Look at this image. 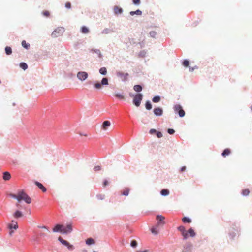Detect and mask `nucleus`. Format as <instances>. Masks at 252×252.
Listing matches in <instances>:
<instances>
[{
    "label": "nucleus",
    "mask_w": 252,
    "mask_h": 252,
    "mask_svg": "<svg viewBox=\"0 0 252 252\" xmlns=\"http://www.w3.org/2000/svg\"><path fill=\"white\" fill-rule=\"evenodd\" d=\"M21 200L24 201L27 204L31 203V198L23 190H20L18 192V201Z\"/></svg>",
    "instance_id": "1"
},
{
    "label": "nucleus",
    "mask_w": 252,
    "mask_h": 252,
    "mask_svg": "<svg viewBox=\"0 0 252 252\" xmlns=\"http://www.w3.org/2000/svg\"><path fill=\"white\" fill-rule=\"evenodd\" d=\"M64 32L65 30L63 27H59L53 31L51 35L53 37H57L62 35Z\"/></svg>",
    "instance_id": "2"
},
{
    "label": "nucleus",
    "mask_w": 252,
    "mask_h": 252,
    "mask_svg": "<svg viewBox=\"0 0 252 252\" xmlns=\"http://www.w3.org/2000/svg\"><path fill=\"white\" fill-rule=\"evenodd\" d=\"M143 98V95L141 93L136 94L133 97V103L136 107L140 106Z\"/></svg>",
    "instance_id": "3"
},
{
    "label": "nucleus",
    "mask_w": 252,
    "mask_h": 252,
    "mask_svg": "<svg viewBox=\"0 0 252 252\" xmlns=\"http://www.w3.org/2000/svg\"><path fill=\"white\" fill-rule=\"evenodd\" d=\"M174 110L175 113L178 114L180 117H183L185 115V111L183 109L182 107L180 104H176L174 107Z\"/></svg>",
    "instance_id": "4"
},
{
    "label": "nucleus",
    "mask_w": 252,
    "mask_h": 252,
    "mask_svg": "<svg viewBox=\"0 0 252 252\" xmlns=\"http://www.w3.org/2000/svg\"><path fill=\"white\" fill-rule=\"evenodd\" d=\"M8 228L10 230V235H12L14 232L12 229L16 230L18 228L17 222L14 220H12L11 223L8 224Z\"/></svg>",
    "instance_id": "5"
},
{
    "label": "nucleus",
    "mask_w": 252,
    "mask_h": 252,
    "mask_svg": "<svg viewBox=\"0 0 252 252\" xmlns=\"http://www.w3.org/2000/svg\"><path fill=\"white\" fill-rule=\"evenodd\" d=\"M88 77V73L85 71H79L77 74V78L81 81H85Z\"/></svg>",
    "instance_id": "6"
},
{
    "label": "nucleus",
    "mask_w": 252,
    "mask_h": 252,
    "mask_svg": "<svg viewBox=\"0 0 252 252\" xmlns=\"http://www.w3.org/2000/svg\"><path fill=\"white\" fill-rule=\"evenodd\" d=\"M63 225L61 224H57L53 228V231L54 232H60L62 234H63Z\"/></svg>",
    "instance_id": "7"
},
{
    "label": "nucleus",
    "mask_w": 252,
    "mask_h": 252,
    "mask_svg": "<svg viewBox=\"0 0 252 252\" xmlns=\"http://www.w3.org/2000/svg\"><path fill=\"white\" fill-rule=\"evenodd\" d=\"M178 230L182 233V234L183 236V239L184 240H186L188 238V233H187V231H186L185 228L184 226H183V225L179 226L178 227Z\"/></svg>",
    "instance_id": "8"
},
{
    "label": "nucleus",
    "mask_w": 252,
    "mask_h": 252,
    "mask_svg": "<svg viewBox=\"0 0 252 252\" xmlns=\"http://www.w3.org/2000/svg\"><path fill=\"white\" fill-rule=\"evenodd\" d=\"M63 234L70 233L72 231V227L71 223L67 224L66 226L63 225Z\"/></svg>",
    "instance_id": "9"
},
{
    "label": "nucleus",
    "mask_w": 252,
    "mask_h": 252,
    "mask_svg": "<svg viewBox=\"0 0 252 252\" xmlns=\"http://www.w3.org/2000/svg\"><path fill=\"white\" fill-rule=\"evenodd\" d=\"M153 112L156 116H161L163 114V109L160 107H157L154 109Z\"/></svg>",
    "instance_id": "10"
},
{
    "label": "nucleus",
    "mask_w": 252,
    "mask_h": 252,
    "mask_svg": "<svg viewBox=\"0 0 252 252\" xmlns=\"http://www.w3.org/2000/svg\"><path fill=\"white\" fill-rule=\"evenodd\" d=\"M117 75L118 77L123 78V81H126L127 80V77L129 75V74L128 73H124L122 72H117Z\"/></svg>",
    "instance_id": "11"
},
{
    "label": "nucleus",
    "mask_w": 252,
    "mask_h": 252,
    "mask_svg": "<svg viewBox=\"0 0 252 252\" xmlns=\"http://www.w3.org/2000/svg\"><path fill=\"white\" fill-rule=\"evenodd\" d=\"M192 245L190 243H187L184 246L182 252H191Z\"/></svg>",
    "instance_id": "12"
},
{
    "label": "nucleus",
    "mask_w": 252,
    "mask_h": 252,
    "mask_svg": "<svg viewBox=\"0 0 252 252\" xmlns=\"http://www.w3.org/2000/svg\"><path fill=\"white\" fill-rule=\"evenodd\" d=\"M23 214L22 211L17 210L13 213V216L15 219H18L23 216Z\"/></svg>",
    "instance_id": "13"
},
{
    "label": "nucleus",
    "mask_w": 252,
    "mask_h": 252,
    "mask_svg": "<svg viewBox=\"0 0 252 252\" xmlns=\"http://www.w3.org/2000/svg\"><path fill=\"white\" fill-rule=\"evenodd\" d=\"M114 31L113 29L105 28L101 32L102 34H108L113 32Z\"/></svg>",
    "instance_id": "14"
},
{
    "label": "nucleus",
    "mask_w": 252,
    "mask_h": 252,
    "mask_svg": "<svg viewBox=\"0 0 252 252\" xmlns=\"http://www.w3.org/2000/svg\"><path fill=\"white\" fill-rule=\"evenodd\" d=\"M123 9L118 6H115L114 7V13L115 15L122 14L123 13Z\"/></svg>",
    "instance_id": "15"
},
{
    "label": "nucleus",
    "mask_w": 252,
    "mask_h": 252,
    "mask_svg": "<svg viewBox=\"0 0 252 252\" xmlns=\"http://www.w3.org/2000/svg\"><path fill=\"white\" fill-rule=\"evenodd\" d=\"M35 184L44 192L47 191L46 188L40 182L35 181Z\"/></svg>",
    "instance_id": "16"
},
{
    "label": "nucleus",
    "mask_w": 252,
    "mask_h": 252,
    "mask_svg": "<svg viewBox=\"0 0 252 252\" xmlns=\"http://www.w3.org/2000/svg\"><path fill=\"white\" fill-rule=\"evenodd\" d=\"M156 219L158 221V224L164 223V222H163V220L165 219V218L163 216L158 215L156 216Z\"/></svg>",
    "instance_id": "17"
},
{
    "label": "nucleus",
    "mask_w": 252,
    "mask_h": 252,
    "mask_svg": "<svg viewBox=\"0 0 252 252\" xmlns=\"http://www.w3.org/2000/svg\"><path fill=\"white\" fill-rule=\"evenodd\" d=\"M3 179L5 181H8L11 178V175L9 172H4L3 173V176H2Z\"/></svg>",
    "instance_id": "18"
},
{
    "label": "nucleus",
    "mask_w": 252,
    "mask_h": 252,
    "mask_svg": "<svg viewBox=\"0 0 252 252\" xmlns=\"http://www.w3.org/2000/svg\"><path fill=\"white\" fill-rule=\"evenodd\" d=\"M111 125L110 121L106 120L104 121L102 125V128L104 130H106L108 127H109Z\"/></svg>",
    "instance_id": "19"
},
{
    "label": "nucleus",
    "mask_w": 252,
    "mask_h": 252,
    "mask_svg": "<svg viewBox=\"0 0 252 252\" xmlns=\"http://www.w3.org/2000/svg\"><path fill=\"white\" fill-rule=\"evenodd\" d=\"M90 52H91L92 53H95L96 54H97L98 55V57L99 58H102V55L101 53V51L99 49H92L91 50H90Z\"/></svg>",
    "instance_id": "20"
},
{
    "label": "nucleus",
    "mask_w": 252,
    "mask_h": 252,
    "mask_svg": "<svg viewBox=\"0 0 252 252\" xmlns=\"http://www.w3.org/2000/svg\"><path fill=\"white\" fill-rule=\"evenodd\" d=\"M86 244L88 245H92L95 244V241L92 238H89L86 240Z\"/></svg>",
    "instance_id": "21"
},
{
    "label": "nucleus",
    "mask_w": 252,
    "mask_h": 252,
    "mask_svg": "<svg viewBox=\"0 0 252 252\" xmlns=\"http://www.w3.org/2000/svg\"><path fill=\"white\" fill-rule=\"evenodd\" d=\"M142 89L143 87L141 85H135L133 87L134 90L138 93L142 91Z\"/></svg>",
    "instance_id": "22"
},
{
    "label": "nucleus",
    "mask_w": 252,
    "mask_h": 252,
    "mask_svg": "<svg viewBox=\"0 0 252 252\" xmlns=\"http://www.w3.org/2000/svg\"><path fill=\"white\" fill-rule=\"evenodd\" d=\"M81 32L82 33L87 34L89 32V30L87 27L83 26L81 28Z\"/></svg>",
    "instance_id": "23"
},
{
    "label": "nucleus",
    "mask_w": 252,
    "mask_h": 252,
    "mask_svg": "<svg viewBox=\"0 0 252 252\" xmlns=\"http://www.w3.org/2000/svg\"><path fill=\"white\" fill-rule=\"evenodd\" d=\"M187 232L188 234H189V236L191 237H193L196 235V233L192 228H190Z\"/></svg>",
    "instance_id": "24"
},
{
    "label": "nucleus",
    "mask_w": 252,
    "mask_h": 252,
    "mask_svg": "<svg viewBox=\"0 0 252 252\" xmlns=\"http://www.w3.org/2000/svg\"><path fill=\"white\" fill-rule=\"evenodd\" d=\"M142 11L139 9H137L135 11H130L129 12L130 15L131 16H133L135 14L137 15H141L142 14Z\"/></svg>",
    "instance_id": "25"
},
{
    "label": "nucleus",
    "mask_w": 252,
    "mask_h": 252,
    "mask_svg": "<svg viewBox=\"0 0 252 252\" xmlns=\"http://www.w3.org/2000/svg\"><path fill=\"white\" fill-rule=\"evenodd\" d=\"M145 108L148 110H150L152 108V105L149 100H147L146 102Z\"/></svg>",
    "instance_id": "26"
},
{
    "label": "nucleus",
    "mask_w": 252,
    "mask_h": 252,
    "mask_svg": "<svg viewBox=\"0 0 252 252\" xmlns=\"http://www.w3.org/2000/svg\"><path fill=\"white\" fill-rule=\"evenodd\" d=\"M58 240L63 245L66 246L67 245H68V242L63 239L62 237L59 236L58 237Z\"/></svg>",
    "instance_id": "27"
},
{
    "label": "nucleus",
    "mask_w": 252,
    "mask_h": 252,
    "mask_svg": "<svg viewBox=\"0 0 252 252\" xmlns=\"http://www.w3.org/2000/svg\"><path fill=\"white\" fill-rule=\"evenodd\" d=\"M162 196H167L169 194V191L168 189H163L160 191Z\"/></svg>",
    "instance_id": "28"
},
{
    "label": "nucleus",
    "mask_w": 252,
    "mask_h": 252,
    "mask_svg": "<svg viewBox=\"0 0 252 252\" xmlns=\"http://www.w3.org/2000/svg\"><path fill=\"white\" fill-rule=\"evenodd\" d=\"M5 52L6 55H10L12 54V50L10 47L6 46L5 48Z\"/></svg>",
    "instance_id": "29"
},
{
    "label": "nucleus",
    "mask_w": 252,
    "mask_h": 252,
    "mask_svg": "<svg viewBox=\"0 0 252 252\" xmlns=\"http://www.w3.org/2000/svg\"><path fill=\"white\" fill-rule=\"evenodd\" d=\"M21 44H22V46H23V47H24V48H25L26 49H29L30 47V44L28 43H27L25 40H23L22 41Z\"/></svg>",
    "instance_id": "30"
},
{
    "label": "nucleus",
    "mask_w": 252,
    "mask_h": 252,
    "mask_svg": "<svg viewBox=\"0 0 252 252\" xmlns=\"http://www.w3.org/2000/svg\"><path fill=\"white\" fill-rule=\"evenodd\" d=\"M230 150L229 149H225L223 150V151L222 152V154H221V155L223 156V157H225L226 156H228L230 154Z\"/></svg>",
    "instance_id": "31"
},
{
    "label": "nucleus",
    "mask_w": 252,
    "mask_h": 252,
    "mask_svg": "<svg viewBox=\"0 0 252 252\" xmlns=\"http://www.w3.org/2000/svg\"><path fill=\"white\" fill-rule=\"evenodd\" d=\"M161 100V98L158 95L155 96L152 98V101L154 103L159 102Z\"/></svg>",
    "instance_id": "32"
},
{
    "label": "nucleus",
    "mask_w": 252,
    "mask_h": 252,
    "mask_svg": "<svg viewBox=\"0 0 252 252\" xmlns=\"http://www.w3.org/2000/svg\"><path fill=\"white\" fill-rule=\"evenodd\" d=\"M99 72L101 75H105L107 73V69L105 67H103L99 69Z\"/></svg>",
    "instance_id": "33"
},
{
    "label": "nucleus",
    "mask_w": 252,
    "mask_h": 252,
    "mask_svg": "<svg viewBox=\"0 0 252 252\" xmlns=\"http://www.w3.org/2000/svg\"><path fill=\"white\" fill-rule=\"evenodd\" d=\"M182 221L184 223H189L191 222V220L187 217H184L182 219Z\"/></svg>",
    "instance_id": "34"
},
{
    "label": "nucleus",
    "mask_w": 252,
    "mask_h": 252,
    "mask_svg": "<svg viewBox=\"0 0 252 252\" xmlns=\"http://www.w3.org/2000/svg\"><path fill=\"white\" fill-rule=\"evenodd\" d=\"M19 66L22 69H23L24 70H25L26 69H27L28 68L27 64L24 62L20 63Z\"/></svg>",
    "instance_id": "35"
},
{
    "label": "nucleus",
    "mask_w": 252,
    "mask_h": 252,
    "mask_svg": "<svg viewBox=\"0 0 252 252\" xmlns=\"http://www.w3.org/2000/svg\"><path fill=\"white\" fill-rule=\"evenodd\" d=\"M129 192V189L128 188H126L125 190L121 192V194L124 196H128Z\"/></svg>",
    "instance_id": "36"
},
{
    "label": "nucleus",
    "mask_w": 252,
    "mask_h": 252,
    "mask_svg": "<svg viewBox=\"0 0 252 252\" xmlns=\"http://www.w3.org/2000/svg\"><path fill=\"white\" fill-rule=\"evenodd\" d=\"M101 83L102 85H108V80L106 77H104L102 79Z\"/></svg>",
    "instance_id": "37"
},
{
    "label": "nucleus",
    "mask_w": 252,
    "mask_h": 252,
    "mask_svg": "<svg viewBox=\"0 0 252 252\" xmlns=\"http://www.w3.org/2000/svg\"><path fill=\"white\" fill-rule=\"evenodd\" d=\"M102 85L101 84V83H99L98 82H96L94 83V87L96 89H100L101 88V86Z\"/></svg>",
    "instance_id": "38"
},
{
    "label": "nucleus",
    "mask_w": 252,
    "mask_h": 252,
    "mask_svg": "<svg viewBox=\"0 0 252 252\" xmlns=\"http://www.w3.org/2000/svg\"><path fill=\"white\" fill-rule=\"evenodd\" d=\"M250 193V191L249 190V189H243L242 191V194L243 196H247L249 195Z\"/></svg>",
    "instance_id": "39"
},
{
    "label": "nucleus",
    "mask_w": 252,
    "mask_h": 252,
    "mask_svg": "<svg viewBox=\"0 0 252 252\" xmlns=\"http://www.w3.org/2000/svg\"><path fill=\"white\" fill-rule=\"evenodd\" d=\"M137 246V242L136 240H133L130 243V246L132 248H136Z\"/></svg>",
    "instance_id": "40"
},
{
    "label": "nucleus",
    "mask_w": 252,
    "mask_h": 252,
    "mask_svg": "<svg viewBox=\"0 0 252 252\" xmlns=\"http://www.w3.org/2000/svg\"><path fill=\"white\" fill-rule=\"evenodd\" d=\"M115 96L117 98H118L120 99H124V96L121 94L119 93H116L115 94Z\"/></svg>",
    "instance_id": "41"
},
{
    "label": "nucleus",
    "mask_w": 252,
    "mask_h": 252,
    "mask_svg": "<svg viewBox=\"0 0 252 252\" xmlns=\"http://www.w3.org/2000/svg\"><path fill=\"white\" fill-rule=\"evenodd\" d=\"M182 64L185 67H189V61L188 60H184L182 62Z\"/></svg>",
    "instance_id": "42"
},
{
    "label": "nucleus",
    "mask_w": 252,
    "mask_h": 252,
    "mask_svg": "<svg viewBox=\"0 0 252 252\" xmlns=\"http://www.w3.org/2000/svg\"><path fill=\"white\" fill-rule=\"evenodd\" d=\"M151 230V232L155 235H157L158 234V231L157 230V227H153Z\"/></svg>",
    "instance_id": "43"
},
{
    "label": "nucleus",
    "mask_w": 252,
    "mask_h": 252,
    "mask_svg": "<svg viewBox=\"0 0 252 252\" xmlns=\"http://www.w3.org/2000/svg\"><path fill=\"white\" fill-rule=\"evenodd\" d=\"M96 198L98 200H103L105 198V195L104 194H97Z\"/></svg>",
    "instance_id": "44"
},
{
    "label": "nucleus",
    "mask_w": 252,
    "mask_h": 252,
    "mask_svg": "<svg viewBox=\"0 0 252 252\" xmlns=\"http://www.w3.org/2000/svg\"><path fill=\"white\" fill-rule=\"evenodd\" d=\"M66 247H67V249L70 251L73 250L74 249V247L73 246V245L70 244L69 242L68 243V245H67Z\"/></svg>",
    "instance_id": "45"
},
{
    "label": "nucleus",
    "mask_w": 252,
    "mask_h": 252,
    "mask_svg": "<svg viewBox=\"0 0 252 252\" xmlns=\"http://www.w3.org/2000/svg\"><path fill=\"white\" fill-rule=\"evenodd\" d=\"M150 36L152 38H155L157 33L155 31H151L149 33Z\"/></svg>",
    "instance_id": "46"
},
{
    "label": "nucleus",
    "mask_w": 252,
    "mask_h": 252,
    "mask_svg": "<svg viewBox=\"0 0 252 252\" xmlns=\"http://www.w3.org/2000/svg\"><path fill=\"white\" fill-rule=\"evenodd\" d=\"M175 130L172 129V128H168L167 129V132L169 134H173L174 133H175Z\"/></svg>",
    "instance_id": "47"
},
{
    "label": "nucleus",
    "mask_w": 252,
    "mask_h": 252,
    "mask_svg": "<svg viewBox=\"0 0 252 252\" xmlns=\"http://www.w3.org/2000/svg\"><path fill=\"white\" fill-rule=\"evenodd\" d=\"M155 134L159 138H160L163 136L162 133L160 131H157V132Z\"/></svg>",
    "instance_id": "48"
},
{
    "label": "nucleus",
    "mask_w": 252,
    "mask_h": 252,
    "mask_svg": "<svg viewBox=\"0 0 252 252\" xmlns=\"http://www.w3.org/2000/svg\"><path fill=\"white\" fill-rule=\"evenodd\" d=\"M101 169V167L100 166H99V165L95 166L94 168V171H98L100 170Z\"/></svg>",
    "instance_id": "49"
},
{
    "label": "nucleus",
    "mask_w": 252,
    "mask_h": 252,
    "mask_svg": "<svg viewBox=\"0 0 252 252\" xmlns=\"http://www.w3.org/2000/svg\"><path fill=\"white\" fill-rule=\"evenodd\" d=\"M9 195V196L11 197L12 198L16 199L18 200V194L16 195L15 194L10 193Z\"/></svg>",
    "instance_id": "50"
},
{
    "label": "nucleus",
    "mask_w": 252,
    "mask_h": 252,
    "mask_svg": "<svg viewBox=\"0 0 252 252\" xmlns=\"http://www.w3.org/2000/svg\"><path fill=\"white\" fill-rule=\"evenodd\" d=\"M132 2L134 5H139L140 3V0H132Z\"/></svg>",
    "instance_id": "51"
},
{
    "label": "nucleus",
    "mask_w": 252,
    "mask_h": 252,
    "mask_svg": "<svg viewBox=\"0 0 252 252\" xmlns=\"http://www.w3.org/2000/svg\"><path fill=\"white\" fill-rule=\"evenodd\" d=\"M157 131L155 129H151L149 130V133L151 134H155Z\"/></svg>",
    "instance_id": "52"
},
{
    "label": "nucleus",
    "mask_w": 252,
    "mask_h": 252,
    "mask_svg": "<svg viewBox=\"0 0 252 252\" xmlns=\"http://www.w3.org/2000/svg\"><path fill=\"white\" fill-rule=\"evenodd\" d=\"M236 235V234L234 232H232L229 233V237L231 239H233Z\"/></svg>",
    "instance_id": "53"
},
{
    "label": "nucleus",
    "mask_w": 252,
    "mask_h": 252,
    "mask_svg": "<svg viewBox=\"0 0 252 252\" xmlns=\"http://www.w3.org/2000/svg\"><path fill=\"white\" fill-rule=\"evenodd\" d=\"M43 14L46 17H48L50 15V13L48 11H44L43 12Z\"/></svg>",
    "instance_id": "54"
},
{
    "label": "nucleus",
    "mask_w": 252,
    "mask_h": 252,
    "mask_svg": "<svg viewBox=\"0 0 252 252\" xmlns=\"http://www.w3.org/2000/svg\"><path fill=\"white\" fill-rule=\"evenodd\" d=\"M145 54H146V52H145V51H142L140 52L139 56L140 57H144Z\"/></svg>",
    "instance_id": "55"
},
{
    "label": "nucleus",
    "mask_w": 252,
    "mask_h": 252,
    "mask_svg": "<svg viewBox=\"0 0 252 252\" xmlns=\"http://www.w3.org/2000/svg\"><path fill=\"white\" fill-rule=\"evenodd\" d=\"M65 7L68 8V9H69L71 8V3L70 2H67L65 4Z\"/></svg>",
    "instance_id": "56"
},
{
    "label": "nucleus",
    "mask_w": 252,
    "mask_h": 252,
    "mask_svg": "<svg viewBox=\"0 0 252 252\" xmlns=\"http://www.w3.org/2000/svg\"><path fill=\"white\" fill-rule=\"evenodd\" d=\"M108 184V182L107 180H104L103 183V186L105 187Z\"/></svg>",
    "instance_id": "57"
},
{
    "label": "nucleus",
    "mask_w": 252,
    "mask_h": 252,
    "mask_svg": "<svg viewBox=\"0 0 252 252\" xmlns=\"http://www.w3.org/2000/svg\"><path fill=\"white\" fill-rule=\"evenodd\" d=\"M186 169V167L184 166H182L181 169H180V171L181 172H183L184 171H185V170Z\"/></svg>",
    "instance_id": "58"
},
{
    "label": "nucleus",
    "mask_w": 252,
    "mask_h": 252,
    "mask_svg": "<svg viewBox=\"0 0 252 252\" xmlns=\"http://www.w3.org/2000/svg\"><path fill=\"white\" fill-rule=\"evenodd\" d=\"M189 70L190 72H192L194 70V68H193V67H191L190 66H189Z\"/></svg>",
    "instance_id": "59"
},
{
    "label": "nucleus",
    "mask_w": 252,
    "mask_h": 252,
    "mask_svg": "<svg viewBox=\"0 0 252 252\" xmlns=\"http://www.w3.org/2000/svg\"><path fill=\"white\" fill-rule=\"evenodd\" d=\"M40 228L46 229L48 231H49V229H48V228L46 226H44H44H41Z\"/></svg>",
    "instance_id": "60"
},
{
    "label": "nucleus",
    "mask_w": 252,
    "mask_h": 252,
    "mask_svg": "<svg viewBox=\"0 0 252 252\" xmlns=\"http://www.w3.org/2000/svg\"><path fill=\"white\" fill-rule=\"evenodd\" d=\"M136 252H149V250H145L144 251H137Z\"/></svg>",
    "instance_id": "61"
},
{
    "label": "nucleus",
    "mask_w": 252,
    "mask_h": 252,
    "mask_svg": "<svg viewBox=\"0 0 252 252\" xmlns=\"http://www.w3.org/2000/svg\"><path fill=\"white\" fill-rule=\"evenodd\" d=\"M134 95H134V94H132L131 93H130V94H129V96H131V97H132V96H133V97H134Z\"/></svg>",
    "instance_id": "62"
},
{
    "label": "nucleus",
    "mask_w": 252,
    "mask_h": 252,
    "mask_svg": "<svg viewBox=\"0 0 252 252\" xmlns=\"http://www.w3.org/2000/svg\"><path fill=\"white\" fill-rule=\"evenodd\" d=\"M40 235L42 236H44L45 235V234H41Z\"/></svg>",
    "instance_id": "63"
},
{
    "label": "nucleus",
    "mask_w": 252,
    "mask_h": 252,
    "mask_svg": "<svg viewBox=\"0 0 252 252\" xmlns=\"http://www.w3.org/2000/svg\"><path fill=\"white\" fill-rule=\"evenodd\" d=\"M193 68H194V69L195 68H197V67L196 66H195Z\"/></svg>",
    "instance_id": "64"
}]
</instances>
